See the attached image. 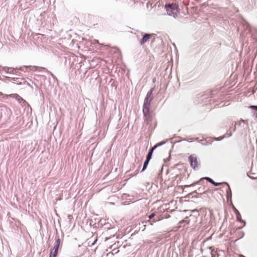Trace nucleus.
Returning <instances> with one entry per match:
<instances>
[{"label": "nucleus", "instance_id": "f257e3e1", "mask_svg": "<svg viewBox=\"0 0 257 257\" xmlns=\"http://www.w3.org/2000/svg\"><path fill=\"white\" fill-rule=\"evenodd\" d=\"M167 13L168 15L175 18L179 13V7L176 3L166 4L165 6Z\"/></svg>", "mask_w": 257, "mask_h": 257}, {"label": "nucleus", "instance_id": "f03ea898", "mask_svg": "<svg viewBox=\"0 0 257 257\" xmlns=\"http://www.w3.org/2000/svg\"><path fill=\"white\" fill-rule=\"evenodd\" d=\"M143 110L146 120L148 121V122L151 121L153 119V116L150 113L149 105L147 104H145L144 105Z\"/></svg>", "mask_w": 257, "mask_h": 257}, {"label": "nucleus", "instance_id": "7ed1b4c3", "mask_svg": "<svg viewBox=\"0 0 257 257\" xmlns=\"http://www.w3.org/2000/svg\"><path fill=\"white\" fill-rule=\"evenodd\" d=\"M203 179L207 180V181H208L209 182H210L211 184H213L215 186H219V185H221L223 183H216V182H215L212 179H211V178H208V177H205V178H201L199 180V182L201 181V180H203ZM198 182H199V181L198 182H195L191 184L187 185H184L183 186L184 187L194 186L196 185Z\"/></svg>", "mask_w": 257, "mask_h": 257}, {"label": "nucleus", "instance_id": "20e7f679", "mask_svg": "<svg viewBox=\"0 0 257 257\" xmlns=\"http://www.w3.org/2000/svg\"><path fill=\"white\" fill-rule=\"evenodd\" d=\"M189 161L190 163L191 166L193 168L195 169L198 166V162L197 158L193 155L190 156L189 157Z\"/></svg>", "mask_w": 257, "mask_h": 257}, {"label": "nucleus", "instance_id": "39448f33", "mask_svg": "<svg viewBox=\"0 0 257 257\" xmlns=\"http://www.w3.org/2000/svg\"><path fill=\"white\" fill-rule=\"evenodd\" d=\"M1 95H3L4 98V97H8L14 98L16 99H17V100H18L19 101H20L21 100H23V98L16 93L11 94H9V95H7V94L4 95L2 92H0V96H1Z\"/></svg>", "mask_w": 257, "mask_h": 257}, {"label": "nucleus", "instance_id": "423d86ee", "mask_svg": "<svg viewBox=\"0 0 257 257\" xmlns=\"http://www.w3.org/2000/svg\"><path fill=\"white\" fill-rule=\"evenodd\" d=\"M154 34H145L143 36V38L140 40V43L141 45H143L145 43L148 42L152 37Z\"/></svg>", "mask_w": 257, "mask_h": 257}, {"label": "nucleus", "instance_id": "0eeeda50", "mask_svg": "<svg viewBox=\"0 0 257 257\" xmlns=\"http://www.w3.org/2000/svg\"><path fill=\"white\" fill-rule=\"evenodd\" d=\"M164 144V142H161L159 144H158L157 145H156L154 147H153L150 151L149 153H148V155H147V159L146 160H150L151 158H152V154H153V151L158 147L159 146H160L161 145H163Z\"/></svg>", "mask_w": 257, "mask_h": 257}, {"label": "nucleus", "instance_id": "6e6552de", "mask_svg": "<svg viewBox=\"0 0 257 257\" xmlns=\"http://www.w3.org/2000/svg\"><path fill=\"white\" fill-rule=\"evenodd\" d=\"M60 244V239L59 238H58L56 241L54 247L52 249V250L57 251H58V248L59 247Z\"/></svg>", "mask_w": 257, "mask_h": 257}, {"label": "nucleus", "instance_id": "1a4fd4ad", "mask_svg": "<svg viewBox=\"0 0 257 257\" xmlns=\"http://www.w3.org/2000/svg\"><path fill=\"white\" fill-rule=\"evenodd\" d=\"M233 210H234V212H235V213L236 214V219L238 221H242V219H241V215L239 213V212L237 210V209L233 207Z\"/></svg>", "mask_w": 257, "mask_h": 257}, {"label": "nucleus", "instance_id": "9d476101", "mask_svg": "<svg viewBox=\"0 0 257 257\" xmlns=\"http://www.w3.org/2000/svg\"><path fill=\"white\" fill-rule=\"evenodd\" d=\"M58 252L54 250H51L49 257H56Z\"/></svg>", "mask_w": 257, "mask_h": 257}, {"label": "nucleus", "instance_id": "9b49d317", "mask_svg": "<svg viewBox=\"0 0 257 257\" xmlns=\"http://www.w3.org/2000/svg\"><path fill=\"white\" fill-rule=\"evenodd\" d=\"M149 161H150L149 160H146V161H145L144 164L142 171H144L146 169V168L147 167V166L149 164Z\"/></svg>", "mask_w": 257, "mask_h": 257}, {"label": "nucleus", "instance_id": "f8f14e48", "mask_svg": "<svg viewBox=\"0 0 257 257\" xmlns=\"http://www.w3.org/2000/svg\"><path fill=\"white\" fill-rule=\"evenodd\" d=\"M32 70H33L34 71H36L37 68H38V67H37V66H32ZM39 68H40L41 69H45V68L44 67H39Z\"/></svg>", "mask_w": 257, "mask_h": 257}, {"label": "nucleus", "instance_id": "ddd939ff", "mask_svg": "<svg viewBox=\"0 0 257 257\" xmlns=\"http://www.w3.org/2000/svg\"><path fill=\"white\" fill-rule=\"evenodd\" d=\"M158 220H159V218L154 219V220H153L152 221H150V224L153 225L154 222H155L156 221H157Z\"/></svg>", "mask_w": 257, "mask_h": 257}, {"label": "nucleus", "instance_id": "4468645a", "mask_svg": "<svg viewBox=\"0 0 257 257\" xmlns=\"http://www.w3.org/2000/svg\"><path fill=\"white\" fill-rule=\"evenodd\" d=\"M155 216V214L154 213H152L149 216V219L153 218Z\"/></svg>", "mask_w": 257, "mask_h": 257}, {"label": "nucleus", "instance_id": "2eb2a0df", "mask_svg": "<svg viewBox=\"0 0 257 257\" xmlns=\"http://www.w3.org/2000/svg\"><path fill=\"white\" fill-rule=\"evenodd\" d=\"M238 256L239 257H245V256H244L243 255H242V254H238Z\"/></svg>", "mask_w": 257, "mask_h": 257}]
</instances>
